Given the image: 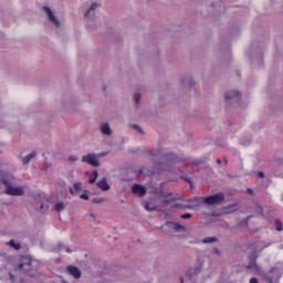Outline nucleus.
I'll return each instance as SVG.
<instances>
[{
  "label": "nucleus",
  "instance_id": "f257e3e1",
  "mask_svg": "<svg viewBox=\"0 0 283 283\" xmlns=\"http://www.w3.org/2000/svg\"><path fill=\"white\" fill-rule=\"evenodd\" d=\"M0 178L3 186H6V193L8 196H23V187H14L19 182L12 175L3 177V171H0Z\"/></svg>",
  "mask_w": 283,
  "mask_h": 283
},
{
  "label": "nucleus",
  "instance_id": "f03ea898",
  "mask_svg": "<svg viewBox=\"0 0 283 283\" xmlns=\"http://www.w3.org/2000/svg\"><path fill=\"white\" fill-rule=\"evenodd\" d=\"M192 201L197 205H221L224 202V193L219 192L203 198L195 197Z\"/></svg>",
  "mask_w": 283,
  "mask_h": 283
},
{
  "label": "nucleus",
  "instance_id": "7ed1b4c3",
  "mask_svg": "<svg viewBox=\"0 0 283 283\" xmlns=\"http://www.w3.org/2000/svg\"><path fill=\"white\" fill-rule=\"evenodd\" d=\"M18 269L20 273H25L27 275H29V277L39 276V273L36 271H32V262L30 261L19 264Z\"/></svg>",
  "mask_w": 283,
  "mask_h": 283
},
{
  "label": "nucleus",
  "instance_id": "20e7f679",
  "mask_svg": "<svg viewBox=\"0 0 283 283\" xmlns=\"http://www.w3.org/2000/svg\"><path fill=\"white\" fill-rule=\"evenodd\" d=\"M82 163H87V165H92V167H99L98 158L94 154H87L82 157Z\"/></svg>",
  "mask_w": 283,
  "mask_h": 283
},
{
  "label": "nucleus",
  "instance_id": "39448f33",
  "mask_svg": "<svg viewBox=\"0 0 283 283\" xmlns=\"http://www.w3.org/2000/svg\"><path fill=\"white\" fill-rule=\"evenodd\" d=\"M132 193H135V195L139 196L140 198H143V196H145V193H147V189L138 184H135L132 187Z\"/></svg>",
  "mask_w": 283,
  "mask_h": 283
},
{
  "label": "nucleus",
  "instance_id": "423d86ee",
  "mask_svg": "<svg viewBox=\"0 0 283 283\" xmlns=\"http://www.w3.org/2000/svg\"><path fill=\"white\" fill-rule=\"evenodd\" d=\"M43 10H44V12H46L51 23H54V25L56 28H59L61 25V23L59 22V20H56V17H54V13L52 12V9H50L49 7H43Z\"/></svg>",
  "mask_w": 283,
  "mask_h": 283
},
{
  "label": "nucleus",
  "instance_id": "0eeeda50",
  "mask_svg": "<svg viewBox=\"0 0 283 283\" xmlns=\"http://www.w3.org/2000/svg\"><path fill=\"white\" fill-rule=\"evenodd\" d=\"M66 271L70 275H72L73 277H75V280H78V277H81V270H78V268L74 266V265H69L66 268Z\"/></svg>",
  "mask_w": 283,
  "mask_h": 283
},
{
  "label": "nucleus",
  "instance_id": "6e6552de",
  "mask_svg": "<svg viewBox=\"0 0 283 283\" xmlns=\"http://www.w3.org/2000/svg\"><path fill=\"white\" fill-rule=\"evenodd\" d=\"M98 189H102V191H109V184H107V179H102L97 181Z\"/></svg>",
  "mask_w": 283,
  "mask_h": 283
},
{
  "label": "nucleus",
  "instance_id": "1a4fd4ad",
  "mask_svg": "<svg viewBox=\"0 0 283 283\" xmlns=\"http://www.w3.org/2000/svg\"><path fill=\"white\" fill-rule=\"evenodd\" d=\"M81 189H83V184L81 182H75L73 184V188H70V195L74 196V193H78V191H81Z\"/></svg>",
  "mask_w": 283,
  "mask_h": 283
},
{
  "label": "nucleus",
  "instance_id": "9d476101",
  "mask_svg": "<svg viewBox=\"0 0 283 283\" xmlns=\"http://www.w3.org/2000/svg\"><path fill=\"white\" fill-rule=\"evenodd\" d=\"M101 132H102V134L109 136L112 134V128H109V124H103L101 126Z\"/></svg>",
  "mask_w": 283,
  "mask_h": 283
},
{
  "label": "nucleus",
  "instance_id": "9b49d317",
  "mask_svg": "<svg viewBox=\"0 0 283 283\" xmlns=\"http://www.w3.org/2000/svg\"><path fill=\"white\" fill-rule=\"evenodd\" d=\"M163 198H164L165 205H169V202H174V195L171 192L164 195Z\"/></svg>",
  "mask_w": 283,
  "mask_h": 283
},
{
  "label": "nucleus",
  "instance_id": "f8f14e48",
  "mask_svg": "<svg viewBox=\"0 0 283 283\" xmlns=\"http://www.w3.org/2000/svg\"><path fill=\"white\" fill-rule=\"evenodd\" d=\"M34 156H36V153L32 151L31 154L23 157V159H22L23 165H28V163H30V160H32V158H34Z\"/></svg>",
  "mask_w": 283,
  "mask_h": 283
},
{
  "label": "nucleus",
  "instance_id": "ddd939ff",
  "mask_svg": "<svg viewBox=\"0 0 283 283\" xmlns=\"http://www.w3.org/2000/svg\"><path fill=\"white\" fill-rule=\"evenodd\" d=\"M234 96H240V92L233 91V92L227 93L226 101H231V98H233Z\"/></svg>",
  "mask_w": 283,
  "mask_h": 283
},
{
  "label": "nucleus",
  "instance_id": "4468645a",
  "mask_svg": "<svg viewBox=\"0 0 283 283\" xmlns=\"http://www.w3.org/2000/svg\"><path fill=\"white\" fill-rule=\"evenodd\" d=\"M96 178H98V171L94 170L88 179L90 185H94V182H96Z\"/></svg>",
  "mask_w": 283,
  "mask_h": 283
},
{
  "label": "nucleus",
  "instance_id": "2eb2a0df",
  "mask_svg": "<svg viewBox=\"0 0 283 283\" xmlns=\"http://www.w3.org/2000/svg\"><path fill=\"white\" fill-rule=\"evenodd\" d=\"M203 244H211L213 242H218V239L216 237H208L202 239Z\"/></svg>",
  "mask_w": 283,
  "mask_h": 283
},
{
  "label": "nucleus",
  "instance_id": "dca6fc26",
  "mask_svg": "<svg viewBox=\"0 0 283 283\" xmlns=\"http://www.w3.org/2000/svg\"><path fill=\"white\" fill-rule=\"evenodd\" d=\"M9 247H11L12 249H14L15 251H20L21 250V244L14 242V240H11L8 242Z\"/></svg>",
  "mask_w": 283,
  "mask_h": 283
},
{
  "label": "nucleus",
  "instance_id": "f3484780",
  "mask_svg": "<svg viewBox=\"0 0 283 283\" xmlns=\"http://www.w3.org/2000/svg\"><path fill=\"white\" fill-rule=\"evenodd\" d=\"M98 3L94 2L91 4L90 9L85 12L84 17H90V12H94L97 8Z\"/></svg>",
  "mask_w": 283,
  "mask_h": 283
},
{
  "label": "nucleus",
  "instance_id": "a211bd4d",
  "mask_svg": "<svg viewBox=\"0 0 283 283\" xmlns=\"http://www.w3.org/2000/svg\"><path fill=\"white\" fill-rule=\"evenodd\" d=\"M55 211H57V213H61V211H63V209H65V205L63 202H57L54 206Z\"/></svg>",
  "mask_w": 283,
  "mask_h": 283
},
{
  "label": "nucleus",
  "instance_id": "6ab92c4d",
  "mask_svg": "<svg viewBox=\"0 0 283 283\" xmlns=\"http://www.w3.org/2000/svg\"><path fill=\"white\" fill-rule=\"evenodd\" d=\"M275 227H276V231H283L282 221L275 220Z\"/></svg>",
  "mask_w": 283,
  "mask_h": 283
},
{
  "label": "nucleus",
  "instance_id": "aec40b11",
  "mask_svg": "<svg viewBox=\"0 0 283 283\" xmlns=\"http://www.w3.org/2000/svg\"><path fill=\"white\" fill-rule=\"evenodd\" d=\"M144 208L146 209V211H156V207H151L149 202H146L144 205Z\"/></svg>",
  "mask_w": 283,
  "mask_h": 283
},
{
  "label": "nucleus",
  "instance_id": "412c9836",
  "mask_svg": "<svg viewBox=\"0 0 283 283\" xmlns=\"http://www.w3.org/2000/svg\"><path fill=\"white\" fill-rule=\"evenodd\" d=\"M174 229L175 231H185V227L180 226V223H175Z\"/></svg>",
  "mask_w": 283,
  "mask_h": 283
},
{
  "label": "nucleus",
  "instance_id": "4be33fe9",
  "mask_svg": "<svg viewBox=\"0 0 283 283\" xmlns=\"http://www.w3.org/2000/svg\"><path fill=\"white\" fill-rule=\"evenodd\" d=\"M134 101L135 103L138 105L140 103V94L139 93H135L134 94Z\"/></svg>",
  "mask_w": 283,
  "mask_h": 283
},
{
  "label": "nucleus",
  "instance_id": "5701e85b",
  "mask_svg": "<svg viewBox=\"0 0 283 283\" xmlns=\"http://www.w3.org/2000/svg\"><path fill=\"white\" fill-rule=\"evenodd\" d=\"M93 202L95 205H101L102 202H105V200L103 198H95V199H93Z\"/></svg>",
  "mask_w": 283,
  "mask_h": 283
},
{
  "label": "nucleus",
  "instance_id": "b1692460",
  "mask_svg": "<svg viewBox=\"0 0 283 283\" xmlns=\"http://www.w3.org/2000/svg\"><path fill=\"white\" fill-rule=\"evenodd\" d=\"M192 216H191V213H184V214H181V219L182 220H189V218H191Z\"/></svg>",
  "mask_w": 283,
  "mask_h": 283
},
{
  "label": "nucleus",
  "instance_id": "393cba45",
  "mask_svg": "<svg viewBox=\"0 0 283 283\" xmlns=\"http://www.w3.org/2000/svg\"><path fill=\"white\" fill-rule=\"evenodd\" d=\"M81 200H90V196L87 193L80 195Z\"/></svg>",
  "mask_w": 283,
  "mask_h": 283
},
{
  "label": "nucleus",
  "instance_id": "a878e982",
  "mask_svg": "<svg viewBox=\"0 0 283 283\" xmlns=\"http://www.w3.org/2000/svg\"><path fill=\"white\" fill-rule=\"evenodd\" d=\"M133 129H137V132H139V134H143V128L139 127L138 125H133Z\"/></svg>",
  "mask_w": 283,
  "mask_h": 283
},
{
  "label": "nucleus",
  "instance_id": "bb28decb",
  "mask_svg": "<svg viewBox=\"0 0 283 283\" xmlns=\"http://www.w3.org/2000/svg\"><path fill=\"white\" fill-rule=\"evenodd\" d=\"M69 160H71V163H76L77 158H76V156L71 155V156L69 157Z\"/></svg>",
  "mask_w": 283,
  "mask_h": 283
},
{
  "label": "nucleus",
  "instance_id": "cd10ccee",
  "mask_svg": "<svg viewBox=\"0 0 283 283\" xmlns=\"http://www.w3.org/2000/svg\"><path fill=\"white\" fill-rule=\"evenodd\" d=\"M213 253H214V255H220V250L218 248H214Z\"/></svg>",
  "mask_w": 283,
  "mask_h": 283
},
{
  "label": "nucleus",
  "instance_id": "c85d7f7f",
  "mask_svg": "<svg viewBox=\"0 0 283 283\" xmlns=\"http://www.w3.org/2000/svg\"><path fill=\"white\" fill-rule=\"evenodd\" d=\"M250 283H259L258 277H251Z\"/></svg>",
  "mask_w": 283,
  "mask_h": 283
},
{
  "label": "nucleus",
  "instance_id": "c756f323",
  "mask_svg": "<svg viewBox=\"0 0 283 283\" xmlns=\"http://www.w3.org/2000/svg\"><path fill=\"white\" fill-rule=\"evenodd\" d=\"M258 177H259V178H264V172L259 171V172H258Z\"/></svg>",
  "mask_w": 283,
  "mask_h": 283
},
{
  "label": "nucleus",
  "instance_id": "7c9ffc66",
  "mask_svg": "<svg viewBox=\"0 0 283 283\" xmlns=\"http://www.w3.org/2000/svg\"><path fill=\"white\" fill-rule=\"evenodd\" d=\"M247 193H250V195H252V193H253V189H251V188H248V189H247Z\"/></svg>",
  "mask_w": 283,
  "mask_h": 283
},
{
  "label": "nucleus",
  "instance_id": "2f4dec72",
  "mask_svg": "<svg viewBox=\"0 0 283 283\" xmlns=\"http://www.w3.org/2000/svg\"><path fill=\"white\" fill-rule=\"evenodd\" d=\"M242 224H249V218L244 219V220L242 221Z\"/></svg>",
  "mask_w": 283,
  "mask_h": 283
},
{
  "label": "nucleus",
  "instance_id": "473e14b6",
  "mask_svg": "<svg viewBox=\"0 0 283 283\" xmlns=\"http://www.w3.org/2000/svg\"><path fill=\"white\" fill-rule=\"evenodd\" d=\"M200 273V269H197L196 271H195V275H198Z\"/></svg>",
  "mask_w": 283,
  "mask_h": 283
},
{
  "label": "nucleus",
  "instance_id": "72a5a7b5",
  "mask_svg": "<svg viewBox=\"0 0 283 283\" xmlns=\"http://www.w3.org/2000/svg\"><path fill=\"white\" fill-rule=\"evenodd\" d=\"M72 250L70 248L66 249V253H71Z\"/></svg>",
  "mask_w": 283,
  "mask_h": 283
},
{
  "label": "nucleus",
  "instance_id": "f704fd0d",
  "mask_svg": "<svg viewBox=\"0 0 283 283\" xmlns=\"http://www.w3.org/2000/svg\"><path fill=\"white\" fill-rule=\"evenodd\" d=\"M217 163H218V165H220V164L222 163V160H220V159H217Z\"/></svg>",
  "mask_w": 283,
  "mask_h": 283
},
{
  "label": "nucleus",
  "instance_id": "c9c22d12",
  "mask_svg": "<svg viewBox=\"0 0 283 283\" xmlns=\"http://www.w3.org/2000/svg\"><path fill=\"white\" fill-rule=\"evenodd\" d=\"M180 282H181V283H185V279L180 277Z\"/></svg>",
  "mask_w": 283,
  "mask_h": 283
},
{
  "label": "nucleus",
  "instance_id": "e433bc0d",
  "mask_svg": "<svg viewBox=\"0 0 283 283\" xmlns=\"http://www.w3.org/2000/svg\"><path fill=\"white\" fill-rule=\"evenodd\" d=\"M248 269H253V265H249Z\"/></svg>",
  "mask_w": 283,
  "mask_h": 283
},
{
  "label": "nucleus",
  "instance_id": "4c0bfd02",
  "mask_svg": "<svg viewBox=\"0 0 283 283\" xmlns=\"http://www.w3.org/2000/svg\"><path fill=\"white\" fill-rule=\"evenodd\" d=\"M40 208L43 209V203L40 205Z\"/></svg>",
  "mask_w": 283,
  "mask_h": 283
},
{
  "label": "nucleus",
  "instance_id": "58836bf2",
  "mask_svg": "<svg viewBox=\"0 0 283 283\" xmlns=\"http://www.w3.org/2000/svg\"><path fill=\"white\" fill-rule=\"evenodd\" d=\"M91 218H95V216H94V214H91Z\"/></svg>",
  "mask_w": 283,
  "mask_h": 283
},
{
  "label": "nucleus",
  "instance_id": "ea45409f",
  "mask_svg": "<svg viewBox=\"0 0 283 283\" xmlns=\"http://www.w3.org/2000/svg\"><path fill=\"white\" fill-rule=\"evenodd\" d=\"M188 277H191V274L188 273Z\"/></svg>",
  "mask_w": 283,
  "mask_h": 283
},
{
  "label": "nucleus",
  "instance_id": "a19ab883",
  "mask_svg": "<svg viewBox=\"0 0 283 283\" xmlns=\"http://www.w3.org/2000/svg\"><path fill=\"white\" fill-rule=\"evenodd\" d=\"M170 157L175 158V156H174V155H170Z\"/></svg>",
  "mask_w": 283,
  "mask_h": 283
},
{
  "label": "nucleus",
  "instance_id": "79ce46f5",
  "mask_svg": "<svg viewBox=\"0 0 283 283\" xmlns=\"http://www.w3.org/2000/svg\"><path fill=\"white\" fill-rule=\"evenodd\" d=\"M224 163H226V165H227V163H228L227 159H224Z\"/></svg>",
  "mask_w": 283,
  "mask_h": 283
}]
</instances>
